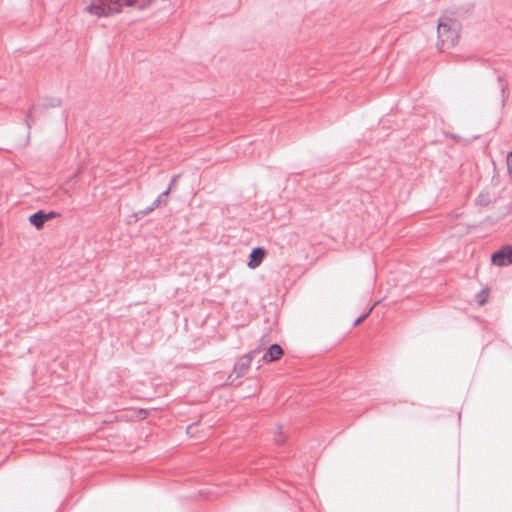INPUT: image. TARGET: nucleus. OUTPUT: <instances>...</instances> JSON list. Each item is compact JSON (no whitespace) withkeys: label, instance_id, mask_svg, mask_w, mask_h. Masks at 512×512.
I'll return each mask as SVG.
<instances>
[{"label":"nucleus","instance_id":"obj_1","mask_svg":"<svg viewBox=\"0 0 512 512\" xmlns=\"http://www.w3.org/2000/svg\"><path fill=\"white\" fill-rule=\"evenodd\" d=\"M462 24L454 13L442 14L436 28V48L444 52L455 47L461 38Z\"/></svg>","mask_w":512,"mask_h":512},{"label":"nucleus","instance_id":"obj_2","mask_svg":"<svg viewBox=\"0 0 512 512\" xmlns=\"http://www.w3.org/2000/svg\"><path fill=\"white\" fill-rule=\"evenodd\" d=\"M124 6V0H90L84 10L96 17H106L118 13Z\"/></svg>","mask_w":512,"mask_h":512},{"label":"nucleus","instance_id":"obj_3","mask_svg":"<svg viewBox=\"0 0 512 512\" xmlns=\"http://www.w3.org/2000/svg\"><path fill=\"white\" fill-rule=\"evenodd\" d=\"M491 262L499 267L512 264V246H503L500 250L495 252L491 257Z\"/></svg>","mask_w":512,"mask_h":512},{"label":"nucleus","instance_id":"obj_4","mask_svg":"<svg viewBox=\"0 0 512 512\" xmlns=\"http://www.w3.org/2000/svg\"><path fill=\"white\" fill-rule=\"evenodd\" d=\"M283 349L278 344H272L267 352L263 355V361L265 363L279 360L283 356Z\"/></svg>","mask_w":512,"mask_h":512},{"label":"nucleus","instance_id":"obj_5","mask_svg":"<svg viewBox=\"0 0 512 512\" xmlns=\"http://www.w3.org/2000/svg\"><path fill=\"white\" fill-rule=\"evenodd\" d=\"M265 256H266V251L263 248H255L250 253V256H249L250 260L248 262V267L251 269L257 268L261 264V262L263 261Z\"/></svg>","mask_w":512,"mask_h":512},{"label":"nucleus","instance_id":"obj_6","mask_svg":"<svg viewBox=\"0 0 512 512\" xmlns=\"http://www.w3.org/2000/svg\"><path fill=\"white\" fill-rule=\"evenodd\" d=\"M53 216L54 213L45 214L44 212L39 211L29 217V222L37 229H40L43 227L44 223L50 220Z\"/></svg>","mask_w":512,"mask_h":512},{"label":"nucleus","instance_id":"obj_7","mask_svg":"<svg viewBox=\"0 0 512 512\" xmlns=\"http://www.w3.org/2000/svg\"><path fill=\"white\" fill-rule=\"evenodd\" d=\"M250 364H251L250 356L242 357L235 366V371H237V376L244 374L248 370Z\"/></svg>","mask_w":512,"mask_h":512},{"label":"nucleus","instance_id":"obj_8","mask_svg":"<svg viewBox=\"0 0 512 512\" xmlns=\"http://www.w3.org/2000/svg\"><path fill=\"white\" fill-rule=\"evenodd\" d=\"M489 296V292L484 290L481 292V294L479 295V304L480 305H484L487 301V298Z\"/></svg>","mask_w":512,"mask_h":512},{"label":"nucleus","instance_id":"obj_9","mask_svg":"<svg viewBox=\"0 0 512 512\" xmlns=\"http://www.w3.org/2000/svg\"><path fill=\"white\" fill-rule=\"evenodd\" d=\"M148 415V412L144 409H139L137 412H136V418L138 420H143L147 417Z\"/></svg>","mask_w":512,"mask_h":512},{"label":"nucleus","instance_id":"obj_10","mask_svg":"<svg viewBox=\"0 0 512 512\" xmlns=\"http://www.w3.org/2000/svg\"><path fill=\"white\" fill-rule=\"evenodd\" d=\"M278 445H283L286 442V437L283 434H279V437L275 440Z\"/></svg>","mask_w":512,"mask_h":512},{"label":"nucleus","instance_id":"obj_11","mask_svg":"<svg viewBox=\"0 0 512 512\" xmlns=\"http://www.w3.org/2000/svg\"><path fill=\"white\" fill-rule=\"evenodd\" d=\"M372 309H370L365 315H363L362 317L358 318L355 322V326H358L370 313Z\"/></svg>","mask_w":512,"mask_h":512}]
</instances>
